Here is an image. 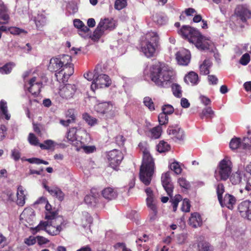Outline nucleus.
Segmentation results:
<instances>
[{
	"instance_id": "f257e3e1",
	"label": "nucleus",
	"mask_w": 251,
	"mask_h": 251,
	"mask_svg": "<svg viewBox=\"0 0 251 251\" xmlns=\"http://www.w3.org/2000/svg\"><path fill=\"white\" fill-rule=\"evenodd\" d=\"M48 69L55 73L57 81L63 83L66 82L74 73L71 56L67 54H61L51 58Z\"/></svg>"
},
{
	"instance_id": "f03ea898",
	"label": "nucleus",
	"mask_w": 251,
	"mask_h": 251,
	"mask_svg": "<svg viewBox=\"0 0 251 251\" xmlns=\"http://www.w3.org/2000/svg\"><path fill=\"white\" fill-rule=\"evenodd\" d=\"M150 77L154 83L161 87H168L174 75L172 69L164 63L158 62L150 67Z\"/></svg>"
},
{
	"instance_id": "7ed1b4c3",
	"label": "nucleus",
	"mask_w": 251,
	"mask_h": 251,
	"mask_svg": "<svg viewBox=\"0 0 251 251\" xmlns=\"http://www.w3.org/2000/svg\"><path fill=\"white\" fill-rule=\"evenodd\" d=\"M177 33L183 38L194 44L199 50H209L213 45L208 37L202 36L198 30L189 25H183L177 30Z\"/></svg>"
},
{
	"instance_id": "20e7f679",
	"label": "nucleus",
	"mask_w": 251,
	"mask_h": 251,
	"mask_svg": "<svg viewBox=\"0 0 251 251\" xmlns=\"http://www.w3.org/2000/svg\"><path fill=\"white\" fill-rule=\"evenodd\" d=\"M160 46L159 38L155 32H149L140 43V50L147 58L155 57Z\"/></svg>"
},
{
	"instance_id": "39448f33",
	"label": "nucleus",
	"mask_w": 251,
	"mask_h": 251,
	"mask_svg": "<svg viewBox=\"0 0 251 251\" xmlns=\"http://www.w3.org/2000/svg\"><path fill=\"white\" fill-rule=\"evenodd\" d=\"M155 165L153 158L149 151H143L142 164L140 167L139 178L145 185L150 184L154 172Z\"/></svg>"
},
{
	"instance_id": "423d86ee",
	"label": "nucleus",
	"mask_w": 251,
	"mask_h": 251,
	"mask_svg": "<svg viewBox=\"0 0 251 251\" xmlns=\"http://www.w3.org/2000/svg\"><path fill=\"white\" fill-rule=\"evenodd\" d=\"M48 220L46 232L54 236L58 234L65 226V221L62 216H57L56 212H49L46 215Z\"/></svg>"
},
{
	"instance_id": "0eeeda50",
	"label": "nucleus",
	"mask_w": 251,
	"mask_h": 251,
	"mask_svg": "<svg viewBox=\"0 0 251 251\" xmlns=\"http://www.w3.org/2000/svg\"><path fill=\"white\" fill-rule=\"evenodd\" d=\"M102 70L100 65H98L94 70L95 78L93 81L91 89L93 91L98 88L109 87L111 84V80L107 75L102 73Z\"/></svg>"
},
{
	"instance_id": "6e6552de",
	"label": "nucleus",
	"mask_w": 251,
	"mask_h": 251,
	"mask_svg": "<svg viewBox=\"0 0 251 251\" xmlns=\"http://www.w3.org/2000/svg\"><path fill=\"white\" fill-rule=\"evenodd\" d=\"M95 110L106 120L113 119L117 114V108L111 102L99 103L95 106Z\"/></svg>"
},
{
	"instance_id": "1a4fd4ad",
	"label": "nucleus",
	"mask_w": 251,
	"mask_h": 251,
	"mask_svg": "<svg viewBox=\"0 0 251 251\" xmlns=\"http://www.w3.org/2000/svg\"><path fill=\"white\" fill-rule=\"evenodd\" d=\"M232 168V162L228 157L222 160L218 165V169L215 171V177L218 180H226L229 176Z\"/></svg>"
},
{
	"instance_id": "9d476101",
	"label": "nucleus",
	"mask_w": 251,
	"mask_h": 251,
	"mask_svg": "<svg viewBox=\"0 0 251 251\" xmlns=\"http://www.w3.org/2000/svg\"><path fill=\"white\" fill-rule=\"evenodd\" d=\"M116 26V22L113 19L105 18L103 20L101 19L94 32L93 36L97 39H99L105 30H112Z\"/></svg>"
},
{
	"instance_id": "9b49d317",
	"label": "nucleus",
	"mask_w": 251,
	"mask_h": 251,
	"mask_svg": "<svg viewBox=\"0 0 251 251\" xmlns=\"http://www.w3.org/2000/svg\"><path fill=\"white\" fill-rule=\"evenodd\" d=\"M107 158L110 166L115 169L120 164L124 156L120 151L115 149L107 152Z\"/></svg>"
},
{
	"instance_id": "f8f14e48",
	"label": "nucleus",
	"mask_w": 251,
	"mask_h": 251,
	"mask_svg": "<svg viewBox=\"0 0 251 251\" xmlns=\"http://www.w3.org/2000/svg\"><path fill=\"white\" fill-rule=\"evenodd\" d=\"M234 14L238 20L246 23L247 20L251 19V10L246 4H240L237 6Z\"/></svg>"
},
{
	"instance_id": "ddd939ff",
	"label": "nucleus",
	"mask_w": 251,
	"mask_h": 251,
	"mask_svg": "<svg viewBox=\"0 0 251 251\" xmlns=\"http://www.w3.org/2000/svg\"><path fill=\"white\" fill-rule=\"evenodd\" d=\"M167 133L175 141H182L185 138L183 130L178 125L170 126L167 129Z\"/></svg>"
},
{
	"instance_id": "4468645a",
	"label": "nucleus",
	"mask_w": 251,
	"mask_h": 251,
	"mask_svg": "<svg viewBox=\"0 0 251 251\" xmlns=\"http://www.w3.org/2000/svg\"><path fill=\"white\" fill-rule=\"evenodd\" d=\"M76 90L75 85L67 84L60 89L59 93L62 98L68 100L73 97Z\"/></svg>"
},
{
	"instance_id": "2eb2a0df",
	"label": "nucleus",
	"mask_w": 251,
	"mask_h": 251,
	"mask_svg": "<svg viewBox=\"0 0 251 251\" xmlns=\"http://www.w3.org/2000/svg\"><path fill=\"white\" fill-rule=\"evenodd\" d=\"M238 209L241 217L251 220V201L246 200L241 202L238 205Z\"/></svg>"
},
{
	"instance_id": "dca6fc26",
	"label": "nucleus",
	"mask_w": 251,
	"mask_h": 251,
	"mask_svg": "<svg viewBox=\"0 0 251 251\" xmlns=\"http://www.w3.org/2000/svg\"><path fill=\"white\" fill-rule=\"evenodd\" d=\"M170 174V173L168 172L162 175L161 182L167 194L170 197H171L173 192L174 186L171 181Z\"/></svg>"
},
{
	"instance_id": "f3484780",
	"label": "nucleus",
	"mask_w": 251,
	"mask_h": 251,
	"mask_svg": "<svg viewBox=\"0 0 251 251\" xmlns=\"http://www.w3.org/2000/svg\"><path fill=\"white\" fill-rule=\"evenodd\" d=\"M36 77H32L27 84H25V87L27 88L28 91L33 96H37L40 92L42 83L37 82Z\"/></svg>"
},
{
	"instance_id": "a211bd4d",
	"label": "nucleus",
	"mask_w": 251,
	"mask_h": 251,
	"mask_svg": "<svg viewBox=\"0 0 251 251\" xmlns=\"http://www.w3.org/2000/svg\"><path fill=\"white\" fill-rule=\"evenodd\" d=\"M191 54L188 50L182 49L176 54V59L178 63L181 65H187L190 61Z\"/></svg>"
},
{
	"instance_id": "6ab92c4d",
	"label": "nucleus",
	"mask_w": 251,
	"mask_h": 251,
	"mask_svg": "<svg viewBox=\"0 0 251 251\" xmlns=\"http://www.w3.org/2000/svg\"><path fill=\"white\" fill-rule=\"evenodd\" d=\"M43 187L53 197H55L60 201L64 199V194L61 190L57 187H49L45 183H43Z\"/></svg>"
},
{
	"instance_id": "aec40b11",
	"label": "nucleus",
	"mask_w": 251,
	"mask_h": 251,
	"mask_svg": "<svg viewBox=\"0 0 251 251\" xmlns=\"http://www.w3.org/2000/svg\"><path fill=\"white\" fill-rule=\"evenodd\" d=\"M219 201L222 207L226 206L229 209H232L233 205L235 204L236 199L233 196L226 194L224 197V200L221 198Z\"/></svg>"
},
{
	"instance_id": "412c9836",
	"label": "nucleus",
	"mask_w": 251,
	"mask_h": 251,
	"mask_svg": "<svg viewBox=\"0 0 251 251\" xmlns=\"http://www.w3.org/2000/svg\"><path fill=\"white\" fill-rule=\"evenodd\" d=\"M0 25L7 24L9 20L8 10L2 1H0Z\"/></svg>"
},
{
	"instance_id": "4be33fe9",
	"label": "nucleus",
	"mask_w": 251,
	"mask_h": 251,
	"mask_svg": "<svg viewBox=\"0 0 251 251\" xmlns=\"http://www.w3.org/2000/svg\"><path fill=\"white\" fill-rule=\"evenodd\" d=\"M162 129L160 126L145 130L146 134L151 139H158L162 134Z\"/></svg>"
},
{
	"instance_id": "5701e85b",
	"label": "nucleus",
	"mask_w": 251,
	"mask_h": 251,
	"mask_svg": "<svg viewBox=\"0 0 251 251\" xmlns=\"http://www.w3.org/2000/svg\"><path fill=\"white\" fill-rule=\"evenodd\" d=\"M75 144L76 148L75 150L77 151H81L84 152L86 153H91L94 152L96 148L94 146H86L84 143L81 141H78Z\"/></svg>"
},
{
	"instance_id": "b1692460",
	"label": "nucleus",
	"mask_w": 251,
	"mask_h": 251,
	"mask_svg": "<svg viewBox=\"0 0 251 251\" xmlns=\"http://www.w3.org/2000/svg\"><path fill=\"white\" fill-rule=\"evenodd\" d=\"M189 223L194 227L200 226L202 224V219L199 213L195 212L189 218Z\"/></svg>"
},
{
	"instance_id": "393cba45",
	"label": "nucleus",
	"mask_w": 251,
	"mask_h": 251,
	"mask_svg": "<svg viewBox=\"0 0 251 251\" xmlns=\"http://www.w3.org/2000/svg\"><path fill=\"white\" fill-rule=\"evenodd\" d=\"M101 194L102 196L108 200H112L115 199L117 196V192L111 187H107L103 189Z\"/></svg>"
},
{
	"instance_id": "a878e982",
	"label": "nucleus",
	"mask_w": 251,
	"mask_h": 251,
	"mask_svg": "<svg viewBox=\"0 0 251 251\" xmlns=\"http://www.w3.org/2000/svg\"><path fill=\"white\" fill-rule=\"evenodd\" d=\"M184 81L188 84L191 85H197L199 81V77L197 74L194 72H190L186 75L184 78Z\"/></svg>"
},
{
	"instance_id": "bb28decb",
	"label": "nucleus",
	"mask_w": 251,
	"mask_h": 251,
	"mask_svg": "<svg viewBox=\"0 0 251 251\" xmlns=\"http://www.w3.org/2000/svg\"><path fill=\"white\" fill-rule=\"evenodd\" d=\"M76 131L77 129L76 127H72L68 130L67 134V138L68 140L70 142V143H72L75 147V144H76V142L80 141L77 139L76 134Z\"/></svg>"
},
{
	"instance_id": "cd10ccee",
	"label": "nucleus",
	"mask_w": 251,
	"mask_h": 251,
	"mask_svg": "<svg viewBox=\"0 0 251 251\" xmlns=\"http://www.w3.org/2000/svg\"><path fill=\"white\" fill-rule=\"evenodd\" d=\"M6 120H9L10 119L11 115L8 112L7 103L4 100L0 101V119L2 118V116Z\"/></svg>"
},
{
	"instance_id": "c85d7f7f",
	"label": "nucleus",
	"mask_w": 251,
	"mask_h": 251,
	"mask_svg": "<svg viewBox=\"0 0 251 251\" xmlns=\"http://www.w3.org/2000/svg\"><path fill=\"white\" fill-rule=\"evenodd\" d=\"M17 203L18 205L22 206L25 203V191L22 186L20 185L17 189Z\"/></svg>"
},
{
	"instance_id": "c756f323",
	"label": "nucleus",
	"mask_w": 251,
	"mask_h": 251,
	"mask_svg": "<svg viewBox=\"0 0 251 251\" xmlns=\"http://www.w3.org/2000/svg\"><path fill=\"white\" fill-rule=\"evenodd\" d=\"M34 22L38 28H40L45 25L47 23V18L44 14L38 13L34 18Z\"/></svg>"
},
{
	"instance_id": "7c9ffc66",
	"label": "nucleus",
	"mask_w": 251,
	"mask_h": 251,
	"mask_svg": "<svg viewBox=\"0 0 251 251\" xmlns=\"http://www.w3.org/2000/svg\"><path fill=\"white\" fill-rule=\"evenodd\" d=\"M212 66V62L210 60L205 59L200 66V74L202 75H208L210 71L209 69Z\"/></svg>"
},
{
	"instance_id": "2f4dec72",
	"label": "nucleus",
	"mask_w": 251,
	"mask_h": 251,
	"mask_svg": "<svg viewBox=\"0 0 251 251\" xmlns=\"http://www.w3.org/2000/svg\"><path fill=\"white\" fill-rule=\"evenodd\" d=\"M243 173L240 171H237L233 173L230 177V181L233 185L239 184L241 181Z\"/></svg>"
},
{
	"instance_id": "473e14b6",
	"label": "nucleus",
	"mask_w": 251,
	"mask_h": 251,
	"mask_svg": "<svg viewBox=\"0 0 251 251\" xmlns=\"http://www.w3.org/2000/svg\"><path fill=\"white\" fill-rule=\"evenodd\" d=\"M153 20L157 25H162L167 23L168 18L163 14H156L153 16Z\"/></svg>"
},
{
	"instance_id": "72a5a7b5",
	"label": "nucleus",
	"mask_w": 251,
	"mask_h": 251,
	"mask_svg": "<svg viewBox=\"0 0 251 251\" xmlns=\"http://www.w3.org/2000/svg\"><path fill=\"white\" fill-rule=\"evenodd\" d=\"M145 192L147 196V198L146 199L147 206L149 205H155V203L154 202V194L151 188L150 187L147 188L145 189Z\"/></svg>"
},
{
	"instance_id": "f704fd0d",
	"label": "nucleus",
	"mask_w": 251,
	"mask_h": 251,
	"mask_svg": "<svg viewBox=\"0 0 251 251\" xmlns=\"http://www.w3.org/2000/svg\"><path fill=\"white\" fill-rule=\"evenodd\" d=\"M82 118L86 122L87 124L91 126H94L98 124V120L87 113H85L82 114Z\"/></svg>"
},
{
	"instance_id": "c9c22d12",
	"label": "nucleus",
	"mask_w": 251,
	"mask_h": 251,
	"mask_svg": "<svg viewBox=\"0 0 251 251\" xmlns=\"http://www.w3.org/2000/svg\"><path fill=\"white\" fill-rule=\"evenodd\" d=\"M57 143L51 140H46L44 141V143L39 144V147L42 150H51L53 149L56 146Z\"/></svg>"
},
{
	"instance_id": "e433bc0d",
	"label": "nucleus",
	"mask_w": 251,
	"mask_h": 251,
	"mask_svg": "<svg viewBox=\"0 0 251 251\" xmlns=\"http://www.w3.org/2000/svg\"><path fill=\"white\" fill-rule=\"evenodd\" d=\"M214 114V112L210 107H206L203 109L201 114V119L210 118L211 119Z\"/></svg>"
},
{
	"instance_id": "4c0bfd02",
	"label": "nucleus",
	"mask_w": 251,
	"mask_h": 251,
	"mask_svg": "<svg viewBox=\"0 0 251 251\" xmlns=\"http://www.w3.org/2000/svg\"><path fill=\"white\" fill-rule=\"evenodd\" d=\"M241 142V146L242 149H249L251 146V133L248 131L247 136L244 137Z\"/></svg>"
},
{
	"instance_id": "58836bf2",
	"label": "nucleus",
	"mask_w": 251,
	"mask_h": 251,
	"mask_svg": "<svg viewBox=\"0 0 251 251\" xmlns=\"http://www.w3.org/2000/svg\"><path fill=\"white\" fill-rule=\"evenodd\" d=\"M150 210L149 214L150 220L151 222L155 221L157 218V209L155 205L147 206Z\"/></svg>"
},
{
	"instance_id": "ea45409f",
	"label": "nucleus",
	"mask_w": 251,
	"mask_h": 251,
	"mask_svg": "<svg viewBox=\"0 0 251 251\" xmlns=\"http://www.w3.org/2000/svg\"><path fill=\"white\" fill-rule=\"evenodd\" d=\"M149 239V237L146 234H144L142 237L138 238L136 242L137 243V245L138 246L143 247L145 249L144 251H149V248L147 246H145V244H143V243H145Z\"/></svg>"
},
{
	"instance_id": "a19ab883",
	"label": "nucleus",
	"mask_w": 251,
	"mask_h": 251,
	"mask_svg": "<svg viewBox=\"0 0 251 251\" xmlns=\"http://www.w3.org/2000/svg\"><path fill=\"white\" fill-rule=\"evenodd\" d=\"M47 225L48 221H41L38 226L32 228L33 233L35 234L41 230H45L46 231Z\"/></svg>"
},
{
	"instance_id": "79ce46f5",
	"label": "nucleus",
	"mask_w": 251,
	"mask_h": 251,
	"mask_svg": "<svg viewBox=\"0 0 251 251\" xmlns=\"http://www.w3.org/2000/svg\"><path fill=\"white\" fill-rule=\"evenodd\" d=\"M241 140L239 138H233L230 142L229 147L232 150L242 148Z\"/></svg>"
},
{
	"instance_id": "37998d69",
	"label": "nucleus",
	"mask_w": 251,
	"mask_h": 251,
	"mask_svg": "<svg viewBox=\"0 0 251 251\" xmlns=\"http://www.w3.org/2000/svg\"><path fill=\"white\" fill-rule=\"evenodd\" d=\"M14 65V64L12 62L6 64L3 66L0 67V73L1 74L10 73Z\"/></svg>"
},
{
	"instance_id": "c03bdc74",
	"label": "nucleus",
	"mask_w": 251,
	"mask_h": 251,
	"mask_svg": "<svg viewBox=\"0 0 251 251\" xmlns=\"http://www.w3.org/2000/svg\"><path fill=\"white\" fill-rule=\"evenodd\" d=\"M169 145L164 141H161L157 146V151L159 152H164L169 150Z\"/></svg>"
},
{
	"instance_id": "a18cd8bd",
	"label": "nucleus",
	"mask_w": 251,
	"mask_h": 251,
	"mask_svg": "<svg viewBox=\"0 0 251 251\" xmlns=\"http://www.w3.org/2000/svg\"><path fill=\"white\" fill-rule=\"evenodd\" d=\"M172 89L174 95L177 98H180L182 96V90L180 85L177 84H173Z\"/></svg>"
},
{
	"instance_id": "49530a36",
	"label": "nucleus",
	"mask_w": 251,
	"mask_h": 251,
	"mask_svg": "<svg viewBox=\"0 0 251 251\" xmlns=\"http://www.w3.org/2000/svg\"><path fill=\"white\" fill-rule=\"evenodd\" d=\"M182 199L181 196L179 194L176 195L174 198L171 199L170 202L172 203L174 211L176 210L178 203L182 200Z\"/></svg>"
},
{
	"instance_id": "de8ad7c7",
	"label": "nucleus",
	"mask_w": 251,
	"mask_h": 251,
	"mask_svg": "<svg viewBox=\"0 0 251 251\" xmlns=\"http://www.w3.org/2000/svg\"><path fill=\"white\" fill-rule=\"evenodd\" d=\"M7 30H8L11 34L13 35L25 34L27 33L25 30L15 26L7 28Z\"/></svg>"
},
{
	"instance_id": "09e8293b",
	"label": "nucleus",
	"mask_w": 251,
	"mask_h": 251,
	"mask_svg": "<svg viewBox=\"0 0 251 251\" xmlns=\"http://www.w3.org/2000/svg\"><path fill=\"white\" fill-rule=\"evenodd\" d=\"M143 103L144 105L149 109L150 110L153 111L155 110L154 103L151 98L150 97H145L144 98Z\"/></svg>"
},
{
	"instance_id": "8fccbe9b",
	"label": "nucleus",
	"mask_w": 251,
	"mask_h": 251,
	"mask_svg": "<svg viewBox=\"0 0 251 251\" xmlns=\"http://www.w3.org/2000/svg\"><path fill=\"white\" fill-rule=\"evenodd\" d=\"M77 5L73 2H69L66 6L67 12L69 14H74L77 11Z\"/></svg>"
},
{
	"instance_id": "3c124183",
	"label": "nucleus",
	"mask_w": 251,
	"mask_h": 251,
	"mask_svg": "<svg viewBox=\"0 0 251 251\" xmlns=\"http://www.w3.org/2000/svg\"><path fill=\"white\" fill-rule=\"evenodd\" d=\"M158 120L159 123V126H161L167 125L168 123L169 118L167 115L162 112L159 114Z\"/></svg>"
},
{
	"instance_id": "603ef678",
	"label": "nucleus",
	"mask_w": 251,
	"mask_h": 251,
	"mask_svg": "<svg viewBox=\"0 0 251 251\" xmlns=\"http://www.w3.org/2000/svg\"><path fill=\"white\" fill-rule=\"evenodd\" d=\"M198 251H212L208 243L200 242L198 244Z\"/></svg>"
},
{
	"instance_id": "864d4df0",
	"label": "nucleus",
	"mask_w": 251,
	"mask_h": 251,
	"mask_svg": "<svg viewBox=\"0 0 251 251\" xmlns=\"http://www.w3.org/2000/svg\"><path fill=\"white\" fill-rule=\"evenodd\" d=\"M127 4L126 0H116L114 7L116 9L120 10L125 8Z\"/></svg>"
},
{
	"instance_id": "5fc2aeb1",
	"label": "nucleus",
	"mask_w": 251,
	"mask_h": 251,
	"mask_svg": "<svg viewBox=\"0 0 251 251\" xmlns=\"http://www.w3.org/2000/svg\"><path fill=\"white\" fill-rule=\"evenodd\" d=\"M170 169L173 171L176 174H179L181 172V169L178 162H174L170 165Z\"/></svg>"
},
{
	"instance_id": "6e6d98bb",
	"label": "nucleus",
	"mask_w": 251,
	"mask_h": 251,
	"mask_svg": "<svg viewBox=\"0 0 251 251\" xmlns=\"http://www.w3.org/2000/svg\"><path fill=\"white\" fill-rule=\"evenodd\" d=\"M21 153L17 149H14L11 151V157L15 161L21 158Z\"/></svg>"
},
{
	"instance_id": "4d7b16f0",
	"label": "nucleus",
	"mask_w": 251,
	"mask_h": 251,
	"mask_svg": "<svg viewBox=\"0 0 251 251\" xmlns=\"http://www.w3.org/2000/svg\"><path fill=\"white\" fill-rule=\"evenodd\" d=\"M28 141L29 143L34 146H39L40 143L38 142V139L35 136V135L33 133H30L28 135Z\"/></svg>"
},
{
	"instance_id": "13d9d810",
	"label": "nucleus",
	"mask_w": 251,
	"mask_h": 251,
	"mask_svg": "<svg viewBox=\"0 0 251 251\" xmlns=\"http://www.w3.org/2000/svg\"><path fill=\"white\" fill-rule=\"evenodd\" d=\"M162 112L166 115L171 114L174 111V107L170 104L164 105L162 108Z\"/></svg>"
},
{
	"instance_id": "bf43d9fd",
	"label": "nucleus",
	"mask_w": 251,
	"mask_h": 251,
	"mask_svg": "<svg viewBox=\"0 0 251 251\" xmlns=\"http://www.w3.org/2000/svg\"><path fill=\"white\" fill-rule=\"evenodd\" d=\"M28 215L30 216V218H29V219H32L35 216V212L32 209H25L21 216L26 218V216Z\"/></svg>"
},
{
	"instance_id": "052dcab7",
	"label": "nucleus",
	"mask_w": 251,
	"mask_h": 251,
	"mask_svg": "<svg viewBox=\"0 0 251 251\" xmlns=\"http://www.w3.org/2000/svg\"><path fill=\"white\" fill-rule=\"evenodd\" d=\"M190 206L189 200L188 199H184L181 206L182 210L186 212H189L190 209Z\"/></svg>"
},
{
	"instance_id": "680f3d73",
	"label": "nucleus",
	"mask_w": 251,
	"mask_h": 251,
	"mask_svg": "<svg viewBox=\"0 0 251 251\" xmlns=\"http://www.w3.org/2000/svg\"><path fill=\"white\" fill-rule=\"evenodd\" d=\"M216 190L218 200H220L222 198V194L225 191L223 184L222 183H219L217 186Z\"/></svg>"
},
{
	"instance_id": "e2e57ef3",
	"label": "nucleus",
	"mask_w": 251,
	"mask_h": 251,
	"mask_svg": "<svg viewBox=\"0 0 251 251\" xmlns=\"http://www.w3.org/2000/svg\"><path fill=\"white\" fill-rule=\"evenodd\" d=\"M96 197L93 195H86L84 198V201L88 205H93L96 203Z\"/></svg>"
},
{
	"instance_id": "0e129e2a",
	"label": "nucleus",
	"mask_w": 251,
	"mask_h": 251,
	"mask_svg": "<svg viewBox=\"0 0 251 251\" xmlns=\"http://www.w3.org/2000/svg\"><path fill=\"white\" fill-rule=\"evenodd\" d=\"M250 61V55L246 53L243 54L240 58V63L243 65H247Z\"/></svg>"
},
{
	"instance_id": "69168bd1",
	"label": "nucleus",
	"mask_w": 251,
	"mask_h": 251,
	"mask_svg": "<svg viewBox=\"0 0 251 251\" xmlns=\"http://www.w3.org/2000/svg\"><path fill=\"white\" fill-rule=\"evenodd\" d=\"M178 183L180 187L185 189H188L190 187V184L185 178L181 177L178 179Z\"/></svg>"
},
{
	"instance_id": "338daca9",
	"label": "nucleus",
	"mask_w": 251,
	"mask_h": 251,
	"mask_svg": "<svg viewBox=\"0 0 251 251\" xmlns=\"http://www.w3.org/2000/svg\"><path fill=\"white\" fill-rule=\"evenodd\" d=\"M36 240V237L35 238L34 236H30L28 238L25 239L24 242L28 246H32L35 244Z\"/></svg>"
},
{
	"instance_id": "774afa93",
	"label": "nucleus",
	"mask_w": 251,
	"mask_h": 251,
	"mask_svg": "<svg viewBox=\"0 0 251 251\" xmlns=\"http://www.w3.org/2000/svg\"><path fill=\"white\" fill-rule=\"evenodd\" d=\"M115 248L119 249L121 251H132L130 249L127 248L125 244L123 243H118L115 245Z\"/></svg>"
}]
</instances>
